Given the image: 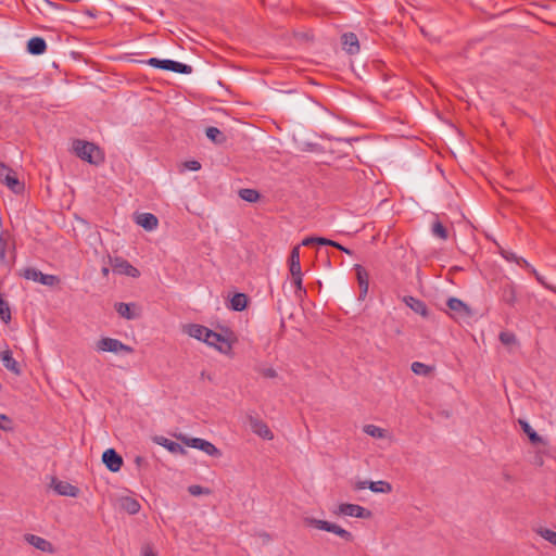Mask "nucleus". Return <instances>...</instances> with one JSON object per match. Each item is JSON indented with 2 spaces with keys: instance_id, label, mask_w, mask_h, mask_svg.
I'll list each match as a JSON object with an SVG mask.
<instances>
[{
  "instance_id": "nucleus-3",
  "label": "nucleus",
  "mask_w": 556,
  "mask_h": 556,
  "mask_svg": "<svg viewBox=\"0 0 556 556\" xmlns=\"http://www.w3.org/2000/svg\"><path fill=\"white\" fill-rule=\"evenodd\" d=\"M144 63L155 68L170 71L179 74L192 73V66L173 60H161L157 58H150L149 60L144 61Z\"/></svg>"
},
{
  "instance_id": "nucleus-34",
  "label": "nucleus",
  "mask_w": 556,
  "mask_h": 556,
  "mask_svg": "<svg viewBox=\"0 0 556 556\" xmlns=\"http://www.w3.org/2000/svg\"><path fill=\"white\" fill-rule=\"evenodd\" d=\"M364 432L372 438L382 439L386 437L384 430L375 425H366L364 427Z\"/></svg>"
},
{
  "instance_id": "nucleus-14",
  "label": "nucleus",
  "mask_w": 556,
  "mask_h": 556,
  "mask_svg": "<svg viewBox=\"0 0 556 556\" xmlns=\"http://www.w3.org/2000/svg\"><path fill=\"white\" fill-rule=\"evenodd\" d=\"M51 486L59 495L76 497L79 494L77 486L66 481L58 480L56 478L52 479Z\"/></svg>"
},
{
  "instance_id": "nucleus-2",
  "label": "nucleus",
  "mask_w": 556,
  "mask_h": 556,
  "mask_svg": "<svg viewBox=\"0 0 556 556\" xmlns=\"http://www.w3.org/2000/svg\"><path fill=\"white\" fill-rule=\"evenodd\" d=\"M304 523L307 526L315 527L318 530L334 533L336 535L340 536L341 539H343L346 542H352L354 539L353 534L350 531L343 529L342 527H340L337 523H332V522H329L326 520L316 519L313 517L304 518Z\"/></svg>"
},
{
  "instance_id": "nucleus-43",
  "label": "nucleus",
  "mask_w": 556,
  "mask_h": 556,
  "mask_svg": "<svg viewBox=\"0 0 556 556\" xmlns=\"http://www.w3.org/2000/svg\"><path fill=\"white\" fill-rule=\"evenodd\" d=\"M501 255H502L505 260H507V261L516 262L517 264H519V257H518L515 253H513V252H510V251H507V250L502 249V250H501Z\"/></svg>"
},
{
  "instance_id": "nucleus-28",
  "label": "nucleus",
  "mask_w": 556,
  "mask_h": 556,
  "mask_svg": "<svg viewBox=\"0 0 556 556\" xmlns=\"http://www.w3.org/2000/svg\"><path fill=\"white\" fill-rule=\"evenodd\" d=\"M249 299L244 293H236L230 300V308L241 312L247 308Z\"/></svg>"
},
{
  "instance_id": "nucleus-24",
  "label": "nucleus",
  "mask_w": 556,
  "mask_h": 556,
  "mask_svg": "<svg viewBox=\"0 0 556 556\" xmlns=\"http://www.w3.org/2000/svg\"><path fill=\"white\" fill-rule=\"evenodd\" d=\"M47 49V43L41 37H33L27 42V51L33 55H40Z\"/></svg>"
},
{
  "instance_id": "nucleus-39",
  "label": "nucleus",
  "mask_w": 556,
  "mask_h": 556,
  "mask_svg": "<svg viewBox=\"0 0 556 556\" xmlns=\"http://www.w3.org/2000/svg\"><path fill=\"white\" fill-rule=\"evenodd\" d=\"M0 317L4 323H9L11 320L10 307L3 299H0Z\"/></svg>"
},
{
  "instance_id": "nucleus-6",
  "label": "nucleus",
  "mask_w": 556,
  "mask_h": 556,
  "mask_svg": "<svg viewBox=\"0 0 556 556\" xmlns=\"http://www.w3.org/2000/svg\"><path fill=\"white\" fill-rule=\"evenodd\" d=\"M179 439L189 447L198 448L213 457H220L222 452L211 442L201 438L179 437Z\"/></svg>"
},
{
  "instance_id": "nucleus-48",
  "label": "nucleus",
  "mask_w": 556,
  "mask_h": 556,
  "mask_svg": "<svg viewBox=\"0 0 556 556\" xmlns=\"http://www.w3.org/2000/svg\"><path fill=\"white\" fill-rule=\"evenodd\" d=\"M332 247H333V248H336V249H338V250H340V251H342V252H344V253H346V254H349V255H352V253H353L350 249H348V248H345V247L341 245V244H340L339 242H337V241H334V242H333V245H332Z\"/></svg>"
},
{
  "instance_id": "nucleus-44",
  "label": "nucleus",
  "mask_w": 556,
  "mask_h": 556,
  "mask_svg": "<svg viewBox=\"0 0 556 556\" xmlns=\"http://www.w3.org/2000/svg\"><path fill=\"white\" fill-rule=\"evenodd\" d=\"M0 428L3 430L11 429V419L7 415H0Z\"/></svg>"
},
{
  "instance_id": "nucleus-50",
  "label": "nucleus",
  "mask_w": 556,
  "mask_h": 556,
  "mask_svg": "<svg viewBox=\"0 0 556 556\" xmlns=\"http://www.w3.org/2000/svg\"><path fill=\"white\" fill-rule=\"evenodd\" d=\"M29 80V78H15L14 83L16 87H23L24 85L28 84Z\"/></svg>"
},
{
  "instance_id": "nucleus-18",
  "label": "nucleus",
  "mask_w": 556,
  "mask_h": 556,
  "mask_svg": "<svg viewBox=\"0 0 556 556\" xmlns=\"http://www.w3.org/2000/svg\"><path fill=\"white\" fill-rule=\"evenodd\" d=\"M403 302L416 314H419L422 317L429 316L428 307L424 301L412 295H407L403 298Z\"/></svg>"
},
{
  "instance_id": "nucleus-37",
  "label": "nucleus",
  "mask_w": 556,
  "mask_h": 556,
  "mask_svg": "<svg viewBox=\"0 0 556 556\" xmlns=\"http://www.w3.org/2000/svg\"><path fill=\"white\" fill-rule=\"evenodd\" d=\"M432 232L440 239L446 240L448 235L446 228L440 222H435L432 226Z\"/></svg>"
},
{
  "instance_id": "nucleus-33",
  "label": "nucleus",
  "mask_w": 556,
  "mask_h": 556,
  "mask_svg": "<svg viewBox=\"0 0 556 556\" xmlns=\"http://www.w3.org/2000/svg\"><path fill=\"white\" fill-rule=\"evenodd\" d=\"M535 532L544 540L556 546V532L547 528H538Z\"/></svg>"
},
{
  "instance_id": "nucleus-10",
  "label": "nucleus",
  "mask_w": 556,
  "mask_h": 556,
  "mask_svg": "<svg viewBox=\"0 0 556 556\" xmlns=\"http://www.w3.org/2000/svg\"><path fill=\"white\" fill-rule=\"evenodd\" d=\"M102 462L112 472H117L123 465L122 456L114 448H108L103 452Z\"/></svg>"
},
{
  "instance_id": "nucleus-42",
  "label": "nucleus",
  "mask_w": 556,
  "mask_h": 556,
  "mask_svg": "<svg viewBox=\"0 0 556 556\" xmlns=\"http://www.w3.org/2000/svg\"><path fill=\"white\" fill-rule=\"evenodd\" d=\"M291 276H292L293 283L296 288V292H305V289L303 288V283H302L303 274L291 275Z\"/></svg>"
},
{
  "instance_id": "nucleus-7",
  "label": "nucleus",
  "mask_w": 556,
  "mask_h": 556,
  "mask_svg": "<svg viewBox=\"0 0 556 556\" xmlns=\"http://www.w3.org/2000/svg\"><path fill=\"white\" fill-rule=\"evenodd\" d=\"M22 276L25 279L37 281V282H40L43 286H49V287H53V286H55L56 283L60 282L59 277H56L54 275L43 274V273H41L40 270H38L37 268H34V267L25 268L22 271Z\"/></svg>"
},
{
  "instance_id": "nucleus-54",
  "label": "nucleus",
  "mask_w": 556,
  "mask_h": 556,
  "mask_svg": "<svg viewBox=\"0 0 556 556\" xmlns=\"http://www.w3.org/2000/svg\"><path fill=\"white\" fill-rule=\"evenodd\" d=\"M101 271H102V275L106 277L110 273V269L108 267H103Z\"/></svg>"
},
{
  "instance_id": "nucleus-38",
  "label": "nucleus",
  "mask_w": 556,
  "mask_h": 556,
  "mask_svg": "<svg viewBox=\"0 0 556 556\" xmlns=\"http://www.w3.org/2000/svg\"><path fill=\"white\" fill-rule=\"evenodd\" d=\"M498 338H500V341L504 345H511L517 342V338H516L515 333H513L510 331H502L500 333Z\"/></svg>"
},
{
  "instance_id": "nucleus-53",
  "label": "nucleus",
  "mask_w": 556,
  "mask_h": 556,
  "mask_svg": "<svg viewBox=\"0 0 556 556\" xmlns=\"http://www.w3.org/2000/svg\"><path fill=\"white\" fill-rule=\"evenodd\" d=\"M520 266H525L526 268H528L529 270H531V265L522 257H519V264Z\"/></svg>"
},
{
  "instance_id": "nucleus-13",
  "label": "nucleus",
  "mask_w": 556,
  "mask_h": 556,
  "mask_svg": "<svg viewBox=\"0 0 556 556\" xmlns=\"http://www.w3.org/2000/svg\"><path fill=\"white\" fill-rule=\"evenodd\" d=\"M118 315L125 319L132 320L140 317V309L135 303L118 302L114 305Z\"/></svg>"
},
{
  "instance_id": "nucleus-4",
  "label": "nucleus",
  "mask_w": 556,
  "mask_h": 556,
  "mask_svg": "<svg viewBox=\"0 0 556 556\" xmlns=\"http://www.w3.org/2000/svg\"><path fill=\"white\" fill-rule=\"evenodd\" d=\"M96 349H97V351H100V352H112V353H116V354L117 353L130 354L134 352V349L131 346L124 344L122 341H119L117 339L109 338V337H103L99 341H97Z\"/></svg>"
},
{
  "instance_id": "nucleus-5",
  "label": "nucleus",
  "mask_w": 556,
  "mask_h": 556,
  "mask_svg": "<svg viewBox=\"0 0 556 556\" xmlns=\"http://www.w3.org/2000/svg\"><path fill=\"white\" fill-rule=\"evenodd\" d=\"M0 182L4 184L14 193L18 194L24 191V184L18 180L15 172L4 163H0Z\"/></svg>"
},
{
  "instance_id": "nucleus-23",
  "label": "nucleus",
  "mask_w": 556,
  "mask_h": 556,
  "mask_svg": "<svg viewBox=\"0 0 556 556\" xmlns=\"http://www.w3.org/2000/svg\"><path fill=\"white\" fill-rule=\"evenodd\" d=\"M26 541L41 552L53 553L54 551L53 545L41 536L28 534Z\"/></svg>"
},
{
  "instance_id": "nucleus-17",
  "label": "nucleus",
  "mask_w": 556,
  "mask_h": 556,
  "mask_svg": "<svg viewBox=\"0 0 556 556\" xmlns=\"http://www.w3.org/2000/svg\"><path fill=\"white\" fill-rule=\"evenodd\" d=\"M135 222L148 231L154 230L159 225L157 217L152 213H139L135 216Z\"/></svg>"
},
{
  "instance_id": "nucleus-41",
  "label": "nucleus",
  "mask_w": 556,
  "mask_h": 556,
  "mask_svg": "<svg viewBox=\"0 0 556 556\" xmlns=\"http://www.w3.org/2000/svg\"><path fill=\"white\" fill-rule=\"evenodd\" d=\"M141 556H157L152 543L147 542L141 546Z\"/></svg>"
},
{
  "instance_id": "nucleus-22",
  "label": "nucleus",
  "mask_w": 556,
  "mask_h": 556,
  "mask_svg": "<svg viewBox=\"0 0 556 556\" xmlns=\"http://www.w3.org/2000/svg\"><path fill=\"white\" fill-rule=\"evenodd\" d=\"M354 270L356 273L357 282L361 289V298H364L368 292V273L367 270L359 264L354 266Z\"/></svg>"
},
{
  "instance_id": "nucleus-31",
  "label": "nucleus",
  "mask_w": 556,
  "mask_h": 556,
  "mask_svg": "<svg viewBox=\"0 0 556 556\" xmlns=\"http://www.w3.org/2000/svg\"><path fill=\"white\" fill-rule=\"evenodd\" d=\"M239 197L249 202V203H255L260 200L261 198V194L257 190L255 189H250V188H243V189H240L239 192H238Z\"/></svg>"
},
{
  "instance_id": "nucleus-21",
  "label": "nucleus",
  "mask_w": 556,
  "mask_h": 556,
  "mask_svg": "<svg viewBox=\"0 0 556 556\" xmlns=\"http://www.w3.org/2000/svg\"><path fill=\"white\" fill-rule=\"evenodd\" d=\"M501 300L510 306H514L516 304L517 293L516 288L511 282H505L501 287Z\"/></svg>"
},
{
  "instance_id": "nucleus-46",
  "label": "nucleus",
  "mask_w": 556,
  "mask_h": 556,
  "mask_svg": "<svg viewBox=\"0 0 556 556\" xmlns=\"http://www.w3.org/2000/svg\"><path fill=\"white\" fill-rule=\"evenodd\" d=\"M186 166L190 170H199L201 168V164L198 161H189L186 163Z\"/></svg>"
},
{
  "instance_id": "nucleus-25",
  "label": "nucleus",
  "mask_w": 556,
  "mask_h": 556,
  "mask_svg": "<svg viewBox=\"0 0 556 556\" xmlns=\"http://www.w3.org/2000/svg\"><path fill=\"white\" fill-rule=\"evenodd\" d=\"M208 328L202 325L189 324L185 327V332L190 337L204 342Z\"/></svg>"
},
{
  "instance_id": "nucleus-16",
  "label": "nucleus",
  "mask_w": 556,
  "mask_h": 556,
  "mask_svg": "<svg viewBox=\"0 0 556 556\" xmlns=\"http://www.w3.org/2000/svg\"><path fill=\"white\" fill-rule=\"evenodd\" d=\"M249 421H250V426H251V429L253 430V432L256 433L257 435H260L261 438L266 439V440H271L274 438L271 430L260 418L250 417Z\"/></svg>"
},
{
  "instance_id": "nucleus-32",
  "label": "nucleus",
  "mask_w": 556,
  "mask_h": 556,
  "mask_svg": "<svg viewBox=\"0 0 556 556\" xmlns=\"http://www.w3.org/2000/svg\"><path fill=\"white\" fill-rule=\"evenodd\" d=\"M161 440L162 441H160L159 443L161 445H163L164 447H166L169 452H172V453H185L184 447L179 443L170 441V440H168L166 438H162Z\"/></svg>"
},
{
  "instance_id": "nucleus-47",
  "label": "nucleus",
  "mask_w": 556,
  "mask_h": 556,
  "mask_svg": "<svg viewBox=\"0 0 556 556\" xmlns=\"http://www.w3.org/2000/svg\"><path fill=\"white\" fill-rule=\"evenodd\" d=\"M333 242H334L333 240H330V239H327L324 237H317V244L332 247Z\"/></svg>"
},
{
  "instance_id": "nucleus-30",
  "label": "nucleus",
  "mask_w": 556,
  "mask_h": 556,
  "mask_svg": "<svg viewBox=\"0 0 556 556\" xmlns=\"http://www.w3.org/2000/svg\"><path fill=\"white\" fill-rule=\"evenodd\" d=\"M205 134L206 137L214 143L222 144L226 142V136L217 127H207Z\"/></svg>"
},
{
  "instance_id": "nucleus-56",
  "label": "nucleus",
  "mask_w": 556,
  "mask_h": 556,
  "mask_svg": "<svg viewBox=\"0 0 556 556\" xmlns=\"http://www.w3.org/2000/svg\"><path fill=\"white\" fill-rule=\"evenodd\" d=\"M2 227V217L0 216V228Z\"/></svg>"
},
{
  "instance_id": "nucleus-29",
  "label": "nucleus",
  "mask_w": 556,
  "mask_h": 556,
  "mask_svg": "<svg viewBox=\"0 0 556 556\" xmlns=\"http://www.w3.org/2000/svg\"><path fill=\"white\" fill-rule=\"evenodd\" d=\"M519 425L523 432L528 435L530 442L534 445L543 443V439L532 429L526 420H519Z\"/></svg>"
},
{
  "instance_id": "nucleus-11",
  "label": "nucleus",
  "mask_w": 556,
  "mask_h": 556,
  "mask_svg": "<svg viewBox=\"0 0 556 556\" xmlns=\"http://www.w3.org/2000/svg\"><path fill=\"white\" fill-rule=\"evenodd\" d=\"M447 307L452 312L451 316L457 317H469L471 315L470 307L457 298H450L446 302Z\"/></svg>"
},
{
  "instance_id": "nucleus-26",
  "label": "nucleus",
  "mask_w": 556,
  "mask_h": 556,
  "mask_svg": "<svg viewBox=\"0 0 556 556\" xmlns=\"http://www.w3.org/2000/svg\"><path fill=\"white\" fill-rule=\"evenodd\" d=\"M289 269L291 275L302 274L299 245L294 247L291 250V253L289 255Z\"/></svg>"
},
{
  "instance_id": "nucleus-49",
  "label": "nucleus",
  "mask_w": 556,
  "mask_h": 556,
  "mask_svg": "<svg viewBox=\"0 0 556 556\" xmlns=\"http://www.w3.org/2000/svg\"><path fill=\"white\" fill-rule=\"evenodd\" d=\"M314 243H317V237H307L302 241V245L304 247H308Z\"/></svg>"
},
{
  "instance_id": "nucleus-40",
  "label": "nucleus",
  "mask_w": 556,
  "mask_h": 556,
  "mask_svg": "<svg viewBox=\"0 0 556 556\" xmlns=\"http://www.w3.org/2000/svg\"><path fill=\"white\" fill-rule=\"evenodd\" d=\"M188 492L193 496L199 495H208L211 494V490L199 484H192L188 488Z\"/></svg>"
},
{
  "instance_id": "nucleus-27",
  "label": "nucleus",
  "mask_w": 556,
  "mask_h": 556,
  "mask_svg": "<svg viewBox=\"0 0 556 556\" xmlns=\"http://www.w3.org/2000/svg\"><path fill=\"white\" fill-rule=\"evenodd\" d=\"M121 507L123 510L127 511L130 515H135L140 510L139 502L130 496H124L119 501Z\"/></svg>"
},
{
  "instance_id": "nucleus-45",
  "label": "nucleus",
  "mask_w": 556,
  "mask_h": 556,
  "mask_svg": "<svg viewBox=\"0 0 556 556\" xmlns=\"http://www.w3.org/2000/svg\"><path fill=\"white\" fill-rule=\"evenodd\" d=\"M260 372L265 378H276L277 377V371L271 367L263 368L260 370Z\"/></svg>"
},
{
  "instance_id": "nucleus-15",
  "label": "nucleus",
  "mask_w": 556,
  "mask_h": 556,
  "mask_svg": "<svg viewBox=\"0 0 556 556\" xmlns=\"http://www.w3.org/2000/svg\"><path fill=\"white\" fill-rule=\"evenodd\" d=\"M204 342L210 346L216 348L220 352H226V350L230 349L229 342H227V340L220 333H217L211 329H208Z\"/></svg>"
},
{
  "instance_id": "nucleus-9",
  "label": "nucleus",
  "mask_w": 556,
  "mask_h": 556,
  "mask_svg": "<svg viewBox=\"0 0 556 556\" xmlns=\"http://www.w3.org/2000/svg\"><path fill=\"white\" fill-rule=\"evenodd\" d=\"M111 266L115 274L125 275L132 278L140 276V271L123 257H115L114 260H111Z\"/></svg>"
},
{
  "instance_id": "nucleus-51",
  "label": "nucleus",
  "mask_w": 556,
  "mask_h": 556,
  "mask_svg": "<svg viewBox=\"0 0 556 556\" xmlns=\"http://www.w3.org/2000/svg\"><path fill=\"white\" fill-rule=\"evenodd\" d=\"M8 232L1 231L0 232V245H8Z\"/></svg>"
},
{
  "instance_id": "nucleus-12",
  "label": "nucleus",
  "mask_w": 556,
  "mask_h": 556,
  "mask_svg": "<svg viewBox=\"0 0 556 556\" xmlns=\"http://www.w3.org/2000/svg\"><path fill=\"white\" fill-rule=\"evenodd\" d=\"M367 486L374 493H390L392 491V485L387 481H376V482L357 481L354 484V490L359 491V490H364Z\"/></svg>"
},
{
  "instance_id": "nucleus-35",
  "label": "nucleus",
  "mask_w": 556,
  "mask_h": 556,
  "mask_svg": "<svg viewBox=\"0 0 556 556\" xmlns=\"http://www.w3.org/2000/svg\"><path fill=\"white\" fill-rule=\"evenodd\" d=\"M431 367L424 363L414 362L412 364V371L416 375L428 376L431 372Z\"/></svg>"
},
{
  "instance_id": "nucleus-55",
  "label": "nucleus",
  "mask_w": 556,
  "mask_h": 556,
  "mask_svg": "<svg viewBox=\"0 0 556 556\" xmlns=\"http://www.w3.org/2000/svg\"><path fill=\"white\" fill-rule=\"evenodd\" d=\"M201 377H202V378H206L205 371H202V372H201Z\"/></svg>"
},
{
  "instance_id": "nucleus-19",
  "label": "nucleus",
  "mask_w": 556,
  "mask_h": 556,
  "mask_svg": "<svg viewBox=\"0 0 556 556\" xmlns=\"http://www.w3.org/2000/svg\"><path fill=\"white\" fill-rule=\"evenodd\" d=\"M0 361L2 362L3 366L14 375L20 376L22 374L21 366L18 362L13 358L11 350L7 349L1 352Z\"/></svg>"
},
{
  "instance_id": "nucleus-36",
  "label": "nucleus",
  "mask_w": 556,
  "mask_h": 556,
  "mask_svg": "<svg viewBox=\"0 0 556 556\" xmlns=\"http://www.w3.org/2000/svg\"><path fill=\"white\" fill-rule=\"evenodd\" d=\"M531 274L535 277L536 281L543 286L545 289L556 293V286L549 285L544 276H542L534 267H531Z\"/></svg>"
},
{
  "instance_id": "nucleus-1",
  "label": "nucleus",
  "mask_w": 556,
  "mask_h": 556,
  "mask_svg": "<svg viewBox=\"0 0 556 556\" xmlns=\"http://www.w3.org/2000/svg\"><path fill=\"white\" fill-rule=\"evenodd\" d=\"M73 149L83 161L94 165L103 162L104 157L101 150L92 142L77 139L73 143Z\"/></svg>"
},
{
  "instance_id": "nucleus-8",
  "label": "nucleus",
  "mask_w": 556,
  "mask_h": 556,
  "mask_svg": "<svg viewBox=\"0 0 556 556\" xmlns=\"http://www.w3.org/2000/svg\"><path fill=\"white\" fill-rule=\"evenodd\" d=\"M336 514L351 516L362 519H367L371 517V511L363 506L357 504L343 503L340 504Z\"/></svg>"
},
{
  "instance_id": "nucleus-20",
  "label": "nucleus",
  "mask_w": 556,
  "mask_h": 556,
  "mask_svg": "<svg viewBox=\"0 0 556 556\" xmlns=\"http://www.w3.org/2000/svg\"><path fill=\"white\" fill-rule=\"evenodd\" d=\"M343 49L351 55L359 52L358 38L354 33H345L342 35Z\"/></svg>"
},
{
  "instance_id": "nucleus-52",
  "label": "nucleus",
  "mask_w": 556,
  "mask_h": 556,
  "mask_svg": "<svg viewBox=\"0 0 556 556\" xmlns=\"http://www.w3.org/2000/svg\"><path fill=\"white\" fill-rule=\"evenodd\" d=\"M7 247H8V245H0V260H1L2 262H4V261H5V250H7Z\"/></svg>"
}]
</instances>
